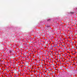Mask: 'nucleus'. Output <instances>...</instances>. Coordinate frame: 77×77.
<instances>
[{"mask_svg":"<svg viewBox=\"0 0 77 77\" xmlns=\"http://www.w3.org/2000/svg\"><path fill=\"white\" fill-rule=\"evenodd\" d=\"M46 27L47 28H48L49 27L50 29H51V28L50 27V26H46Z\"/></svg>","mask_w":77,"mask_h":77,"instance_id":"1","label":"nucleus"},{"mask_svg":"<svg viewBox=\"0 0 77 77\" xmlns=\"http://www.w3.org/2000/svg\"><path fill=\"white\" fill-rule=\"evenodd\" d=\"M67 63V64H68V63Z\"/></svg>","mask_w":77,"mask_h":77,"instance_id":"6","label":"nucleus"},{"mask_svg":"<svg viewBox=\"0 0 77 77\" xmlns=\"http://www.w3.org/2000/svg\"><path fill=\"white\" fill-rule=\"evenodd\" d=\"M45 72H47V71H45Z\"/></svg>","mask_w":77,"mask_h":77,"instance_id":"5","label":"nucleus"},{"mask_svg":"<svg viewBox=\"0 0 77 77\" xmlns=\"http://www.w3.org/2000/svg\"><path fill=\"white\" fill-rule=\"evenodd\" d=\"M44 75H45V73H44Z\"/></svg>","mask_w":77,"mask_h":77,"instance_id":"7","label":"nucleus"},{"mask_svg":"<svg viewBox=\"0 0 77 77\" xmlns=\"http://www.w3.org/2000/svg\"><path fill=\"white\" fill-rule=\"evenodd\" d=\"M40 60H39V61Z\"/></svg>","mask_w":77,"mask_h":77,"instance_id":"10","label":"nucleus"},{"mask_svg":"<svg viewBox=\"0 0 77 77\" xmlns=\"http://www.w3.org/2000/svg\"><path fill=\"white\" fill-rule=\"evenodd\" d=\"M14 71H15V72H17V70H16V69H15L14 70Z\"/></svg>","mask_w":77,"mask_h":77,"instance_id":"3","label":"nucleus"},{"mask_svg":"<svg viewBox=\"0 0 77 77\" xmlns=\"http://www.w3.org/2000/svg\"><path fill=\"white\" fill-rule=\"evenodd\" d=\"M67 62H68V61H67Z\"/></svg>","mask_w":77,"mask_h":77,"instance_id":"9","label":"nucleus"},{"mask_svg":"<svg viewBox=\"0 0 77 77\" xmlns=\"http://www.w3.org/2000/svg\"><path fill=\"white\" fill-rule=\"evenodd\" d=\"M69 14H74V12H70L69 13Z\"/></svg>","mask_w":77,"mask_h":77,"instance_id":"2","label":"nucleus"},{"mask_svg":"<svg viewBox=\"0 0 77 77\" xmlns=\"http://www.w3.org/2000/svg\"><path fill=\"white\" fill-rule=\"evenodd\" d=\"M55 63H57L56 62Z\"/></svg>","mask_w":77,"mask_h":77,"instance_id":"8","label":"nucleus"},{"mask_svg":"<svg viewBox=\"0 0 77 77\" xmlns=\"http://www.w3.org/2000/svg\"><path fill=\"white\" fill-rule=\"evenodd\" d=\"M50 19L48 20H47V21H50Z\"/></svg>","mask_w":77,"mask_h":77,"instance_id":"4","label":"nucleus"}]
</instances>
